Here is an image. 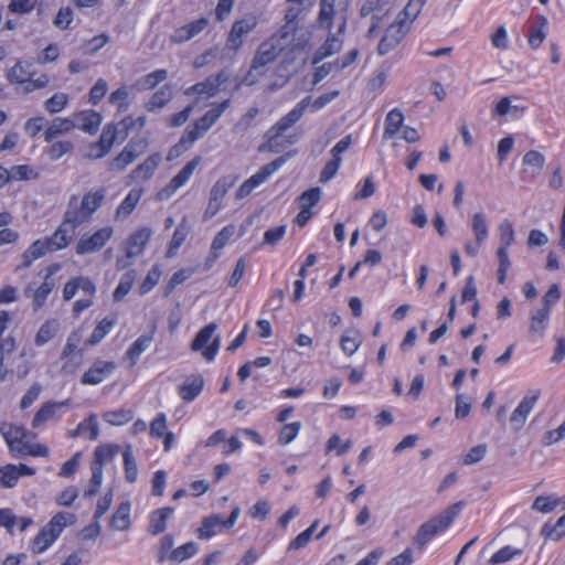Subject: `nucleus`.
<instances>
[{
    "instance_id": "obj_1",
    "label": "nucleus",
    "mask_w": 565,
    "mask_h": 565,
    "mask_svg": "<svg viewBox=\"0 0 565 565\" xmlns=\"http://www.w3.org/2000/svg\"><path fill=\"white\" fill-rule=\"evenodd\" d=\"M308 45V35L298 32L296 13L289 10L286 13V23L281 29L259 45L246 81H248V84H253L254 81L249 79V77L253 76L254 73L260 75L262 70L274 62L279 53L286 52V54L296 56L305 52Z\"/></svg>"
},
{
    "instance_id": "obj_2",
    "label": "nucleus",
    "mask_w": 565,
    "mask_h": 565,
    "mask_svg": "<svg viewBox=\"0 0 565 565\" xmlns=\"http://www.w3.org/2000/svg\"><path fill=\"white\" fill-rule=\"evenodd\" d=\"M105 195L104 188H93L83 195L81 202L77 198H72L65 212L67 222L78 226L88 222L102 206Z\"/></svg>"
},
{
    "instance_id": "obj_3",
    "label": "nucleus",
    "mask_w": 565,
    "mask_h": 565,
    "mask_svg": "<svg viewBox=\"0 0 565 565\" xmlns=\"http://www.w3.org/2000/svg\"><path fill=\"white\" fill-rule=\"evenodd\" d=\"M339 96V90H332L327 94H323L316 99L311 97H305L300 102L296 104V106L284 117H281L278 122L270 129V132L274 136H279L290 127H292L296 122H298L303 116L306 110H310L312 113L318 111L326 107L329 103L335 99Z\"/></svg>"
},
{
    "instance_id": "obj_4",
    "label": "nucleus",
    "mask_w": 565,
    "mask_h": 565,
    "mask_svg": "<svg viewBox=\"0 0 565 565\" xmlns=\"http://www.w3.org/2000/svg\"><path fill=\"white\" fill-rule=\"evenodd\" d=\"M228 81V74L221 71L215 75L209 76L203 82L196 83L184 90L186 96H194L193 105L212 106L211 102L223 90L224 84Z\"/></svg>"
},
{
    "instance_id": "obj_5",
    "label": "nucleus",
    "mask_w": 565,
    "mask_h": 565,
    "mask_svg": "<svg viewBox=\"0 0 565 565\" xmlns=\"http://www.w3.org/2000/svg\"><path fill=\"white\" fill-rule=\"evenodd\" d=\"M348 0H321L317 24L320 29L345 31Z\"/></svg>"
},
{
    "instance_id": "obj_6",
    "label": "nucleus",
    "mask_w": 565,
    "mask_h": 565,
    "mask_svg": "<svg viewBox=\"0 0 565 565\" xmlns=\"http://www.w3.org/2000/svg\"><path fill=\"white\" fill-rule=\"evenodd\" d=\"M230 105L231 95L222 98L218 103L212 104L210 109L184 131V140L194 143L204 136L217 122Z\"/></svg>"
},
{
    "instance_id": "obj_7",
    "label": "nucleus",
    "mask_w": 565,
    "mask_h": 565,
    "mask_svg": "<svg viewBox=\"0 0 565 565\" xmlns=\"http://www.w3.org/2000/svg\"><path fill=\"white\" fill-rule=\"evenodd\" d=\"M152 235V230L143 226L134 231L124 242V256L116 259V268L124 270L132 265L136 257L141 255Z\"/></svg>"
},
{
    "instance_id": "obj_8",
    "label": "nucleus",
    "mask_w": 565,
    "mask_h": 565,
    "mask_svg": "<svg viewBox=\"0 0 565 565\" xmlns=\"http://www.w3.org/2000/svg\"><path fill=\"white\" fill-rule=\"evenodd\" d=\"M461 510V503H456L452 507L445 510L438 516L430 519L426 523L422 524L415 541L419 546H424L427 542H429L434 536L444 532L446 529L450 526L456 516Z\"/></svg>"
},
{
    "instance_id": "obj_9",
    "label": "nucleus",
    "mask_w": 565,
    "mask_h": 565,
    "mask_svg": "<svg viewBox=\"0 0 565 565\" xmlns=\"http://www.w3.org/2000/svg\"><path fill=\"white\" fill-rule=\"evenodd\" d=\"M216 330V323L211 322L206 324L196 333L191 343V350L200 352L207 362L215 360L221 348L222 340Z\"/></svg>"
},
{
    "instance_id": "obj_10",
    "label": "nucleus",
    "mask_w": 565,
    "mask_h": 565,
    "mask_svg": "<svg viewBox=\"0 0 565 565\" xmlns=\"http://www.w3.org/2000/svg\"><path fill=\"white\" fill-rule=\"evenodd\" d=\"M201 161L202 158L200 156H196L191 161H189L181 169V171H179L170 180V182L167 185H164L156 193L154 199L160 202L169 200L179 189L184 186L190 181Z\"/></svg>"
},
{
    "instance_id": "obj_11",
    "label": "nucleus",
    "mask_w": 565,
    "mask_h": 565,
    "mask_svg": "<svg viewBox=\"0 0 565 565\" xmlns=\"http://www.w3.org/2000/svg\"><path fill=\"white\" fill-rule=\"evenodd\" d=\"M408 31L409 22L402 19V17H397V19L386 28L385 33L379 43V53L381 55H385L391 52L401 43Z\"/></svg>"
},
{
    "instance_id": "obj_12",
    "label": "nucleus",
    "mask_w": 565,
    "mask_h": 565,
    "mask_svg": "<svg viewBox=\"0 0 565 565\" xmlns=\"http://www.w3.org/2000/svg\"><path fill=\"white\" fill-rule=\"evenodd\" d=\"M257 24L258 19L254 14H247L246 17L235 21L227 36L226 47L237 52L244 44V38L254 31Z\"/></svg>"
},
{
    "instance_id": "obj_13",
    "label": "nucleus",
    "mask_w": 565,
    "mask_h": 565,
    "mask_svg": "<svg viewBox=\"0 0 565 565\" xmlns=\"http://www.w3.org/2000/svg\"><path fill=\"white\" fill-rule=\"evenodd\" d=\"M113 235L114 228L111 226L102 227L92 235L82 236L76 244L75 250L78 255L96 253L107 244Z\"/></svg>"
},
{
    "instance_id": "obj_14",
    "label": "nucleus",
    "mask_w": 565,
    "mask_h": 565,
    "mask_svg": "<svg viewBox=\"0 0 565 565\" xmlns=\"http://www.w3.org/2000/svg\"><path fill=\"white\" fill-rule=\"evenodd\" d=\"M0 434L8 445L10 451L18 457L21 455L31 437V434L28 433L23 427L15 426L10 423H2L0 425Z\"/></svg>"
},
{
    "instance_id": "obj_15",
    "label": "nucleus",
    "mask_w": 565,
    "mask_h": 565,
    "mask_svg": "<svg viewBox=\"0 0 565 565\" xmlns=\"http://www.w3.org/2000/svg\"><path fill=\"white\" fill-rule=\"evenodd\" d=\"M359 51L352 50L344 54L343 56L338 57L333 62L323 63L321 65H315V74H313V85H317L322 79H324L330 73L332 72H339L347 67H349L351 64L355 62L358 58Z\"/></svg>"
},
{
    "instance_id": "obj_16",
    "label": "nucleus",
    "mask_w": 565,
    "mask_h": 565,
    "mask_svg": "<svg viewBox=\"0 0 565 565\" xmlns=\"http://www.w3.org/2000/svg\"><path fill=\"white\" fill-rule=\"evenodd\" d=\"M78 342L79 335L77 333H72L66 340L61 354V359L66 360L62 365L64 373H74L82 363L83 352L78 350Z\"/></svg>"
},
{
    "instance_id": "obj_17",
    "label": "nucleus",
    "mask_w": 565,
    "mask_h": 565,
    "mask_svg": "<svg viewBox=\"0 0 565 565\" xmlns=\"http://www.w3.org/2000/svg\"><path fill=\"white\" fill-rule=\"evenodd\" d=\"M115 370V362L96 360L82 375L81 383L83 385H98L108 379Z\"/></svg>"
},
{
    "instance_id": "obj_18",
    "label": "nucleus",
    "mask_w": 565,
    "mask_h": 565,
    "mask_svg": "<svg viewBox=\"0 0 565 565\" xmlns=\"http://www.w3.org/2000/svg\"><path fill=\"white\" fill-rule=\"evenodd\" d=\"M541 395L540 390H531L529 393L522 398L516 408L513 411L510 422L515 429H520L526 422L530 413L532 412L534 405L536 404L539 397Z\"/></svg>"
},
{
    "instance_id": "obj_19",
    "label": "nucleus",
    "mask_w": 565,
    "mask_h": 565,
    "mask_svg": "<svg viewBox=\"0 0 565 565\" xmlns=\"http://www.w3.org/2000/svg\"><path fill=\"white\" fill-rule=\"evenodd\" d=\"M343 34L344 32L339 30H335V32L330 31L324 42L316 50L312 56V64L317 65L322 60L339 53L343 47Z\"/></svg>"
},
{
    "instance_id": "obj_20",
    "label": "nucleus",
    "mask_w": 565,
    "mask_h": 565,
    "mask_svg": "<svg viewBox=\"0 0 565 565\" xmlns=\"http://www.w3.org/2000/svg\"><path fill=\"white\" fill-rule=\"evenodd\" d=\"M78 225L67 222V215L64 214L62 224L54 231V233L46 237L49 246L53 252L66 248L73 239L74 231Z\"/></svg>"
},
{
    "instance_id": "obj_21",
    "label": "nucleus",
    "mask_w": 565,
    "mask_h": 565,
    "mask_svg": "<svg viewBox=\"0 0 565 565\" xmlns=\"http://www.w3.org/2000/svg\"><path fill=\"white\" fill-rule=\"evenodd\" d=\"M33 475L35 469L24 463L0 466V483L7 489L15 487L21 477Z\"/></svg>"
},
{
    "instance_id": "obj_22",
    "label": "nucleus",
    "mask_w": 565,
    "mask_h": 565,
    "mask_svg": "<svg viewBox=\"0 0 565 565\" xmlns=\"http://www.w3.org/2000/svg\"><path fill=\"white\" fill-rule=\"evenodd\" d=\"M74 129H79L86 134L94 135L102 125V115L95 110H82L71 117Z\"/></svg>"
},
{
    "instance_id": "obj_23",
    "label": "nucleus",
    "mask_w": 565,
    "mask_h": 565,
    "mask_svg": "<svg viewBox=\"0 0 565 565\" xmlns=\"http://www.w3.org/2000/svg\"><path fill=\"white\" fill-rule=\"evenodd\" d=\"M70 399L62 402H47L44 403L35 413L32 419V427L39 428L50 420H58L62 416L61 409L67 406Z\"/></svg>"
},
{
    "instance_id": "obj_24",
    "label": "nucleus",
    "mask_w": 565,
    "mask_h": 565,
    "mask_svg": "<svg viewBox=\"0 0 565 565\" xmlns=\"http://www.w3.org/2000/svg\"><path fill=\"white\" fill-rule=\"evenodd\" d=\"M203 387L204 379L202 374H191L179 386L178 394L184 402H192L201 394Z\"/></svg>"
},
{
    "instance_id": "obj_25",
    "label": "nucleus",
    "mask_w": 565,
    "mask_h": 565,
    "mask_svg": "<svg viewBox=\"0 0 565 565\" xmlns=\"http://www.w3.org/2000/svg\"><path fill=\"white\" fill-rule=\"evenodd\" d=\"M173 513L174 510L169 507L160 508L150 512L148 515V533L153 536L163 533L168 526V521Z\"/></svg>"
},
{
    "instance_id": "obj_26",
    "label": "nucleus",
    "mask_w": 565,
    "mask_h": 565,
    "mask_svg": "<svg viewBox=\"0 0 565 565\" xmlns=\"http://www.w3.org/2000/svg\"><path fill=\"white\" fill-rule=\"evenodd\" d=\"M76 516L71 512H58L43 526L55 540L60 537L65 527L74 525Z\"/></svg>"
},
{
    "instance_id": "obj_27",
    "label": "nucleus",
    "mask_w": 565,
    "mask_h": 565,
    "mask_svg": "<svg viewBox=\"0 0 565 565\" xmlns=\"http://www.w3.org/2000/svg\"><path fill=\"white\" fill-rule=\"evenodd\" d=\"M143 194V190L140 188L131 189L125 199L118 205L115 217L116 220L127 218L136 209Z\"/></svg>"
},
{
    "instance_id": "obj_28",
    "label": "nucleus",
    "mask_w": 565,
    "mask_h": 565,
    "mask_svg": "<svg viewBox=\"0 0 565 565\" xmlns=\"http://www.w3.org/2000/svg\"><path fill=\"white\" fill-rule=\"evenodd\" d=\"M74 130L71 117H56L47 126L44 132V140L52 142L55 138L64 136Z\"/></svg>"
},
{
    "instance_id": "obj_29",
    "label": "nucleus",
    "mask_w": 565,
    "mask_h": 565,
    "mask_svg": "<svg viewBox=\"0 0 565 565\" xmlns=\"http://www.w3.org/2000/svg\"><path fill=\"white\" fill-rule=\"evenodd\" d=\"M551 311L540 307L530 313V333L535 337H543L550 324Z\"/></svg>"
},
{
    "instance_id": "obj_30",
    "label": "nucleus",
    "mask_w": 565,
    "mask_h": 565,
    "mask_svg": "<svg viewBox=\"0 0 565 565\" xmlns=\"http://www.w3.org/2000/svg\"><path fill=\"white\" fill-rule=\"evenodd\" d=\"M131 504L128 501L121 502L116 509L110 520V529L114 531L125 532L130 529Z\"/></svg>"
},
{
    "instance_id": "obj_31",
    "label": "nucleus",
    "mask_w": 565,
    "mask_h": 565,
    "mask_svg": "<svg viewBox=\"0 0 565 565\" xmlns=\"http://www.w3.org/2000/svg\"><path fill=\"white\" fill-rule=\"evenodd\" d=\"M226 189L224 184L216 182L211 189L210 199L207 206L204 212V218L210 220L214 217L223 206V199L225 196Z\"/></svg>"
},
{
    "instance_id": "obj_32",
    "label": "nucleus",
    "mask_w": 565,
    "mask_h": 565,
    "mask_svg": "<svg viewBox=\"0 0 565 565\" xmlns=\"http://www.w3.org/2000/svg\"><path fill=\"white\" fill-rule=\"evenodd\" d=\"M49 253H52V250L46 238L34 241L22 255V267L26 268L31 266L34 260L45 256Z\"/></svg>"
},
{
    "instance_id": "obj_33",
    "label": "nucleus",
    "mask_w": 565,
    "mask_h": 565,
    "mask_svg": "<svg viewBox=\"0 0 565 565\" xmlns=\"http://www.w3.org/2000/svg\"><path fill=\"white\" fill-rule=\"evenodd\" d=\"M363 335L358 329L347 330L340 340V347L344 355L352 356L362 345Z\"/></svg>"
},
{
    "instance_id": "obj_34",
    "label": "nucleus",
    "mask_w": 565,
    "mask_h": 565,
    "mask_svg": "<svg viewBox=\"0 0 565 565\" xmlns=\"http://www.w3.org/2000/svg\"><path fill=\"white\" fill-rule=\"evenodd\" d=\"M161 162L160 153L150 154L142 163L137 166L132 171V178L137 180L150 179Z\"/></svg>"
},
{
    "instance_id": "obj_35",
    "label": "nucleus",
    "mask_w": 565,
    "mask_h": 565,
    "mask_svg": "<svg viewBox=\"0 0 565 565\" xmlns=\"http://www.w3.org/2000/svg\"><path fill=\"white\" fill-rule=\"evenodd\" d=\"M153 337L150 334L140 335L126 351L125 359L129 361V366L132 367L140 355L151 345Z\"/></svg>"
},
{
    "instance_id": "obj_36",
    "label": "nucleus",
    "mask_w": 565,
    "mask_h": 565,
    "mask_svg": "<svg viewBox=\"0 0 565 565\" xmlns=\"http://www.w3.org/2000/svg\"><path fill=\"white\" fill-rule=\"evenodd\" d=\"M53 288L54 282L49 280V276H45L44 281L32 294H30V288L25 289V296L32 298V306L35 311L45 305Z\"/></svg>"
},
{
    "instance_id": "obj_37",
    "label": "nucleus",
    "mask_w": 565,
    "mask_h": 565,
    "mask_svg": "<svg viewBox=\"0 0 565 565\" xmlns=\"http://www.w3.org/2000/svg\"><path fill=\"white\" fill-rule=\"evenodd\" d=\"M223 523V519L218 514H212L203 519L202 525L198 529V537L201 540H210L224 529Z\"/></svg>"
},
{
    "instance_id": "obj_38",
    "label": "nucleus",
    "mask_w": 565,
    "mask_h": 565,
    "mask_svg": "<svg viewBox=\"0 0 565 565\" xmlns=\"http://www.w3.org/2000/svg\"><path fill=\"white\" fill-rule=\"evenodd\" d=\"M284 163V158H278L269 162L268 164L264 166L258 172H256L249 179H247V182L252 185V188H258L262 183H264L267 180V178H269L273 173L279 170Z\"/></svg>"
},
{
    "instance_id": "obj_39",
    "label": "nucleus",
    "mask_w": 565,
    "mask_h": 565,
    "mask_svg": "<svg viewBox=\"0 0 565 565\" xmlns=\"http://www.w3.org/2000/svg\"><path fill=\"white\" fill-rule=\"evenodd\" d=\"M404 115L401 109H392L385 118V127L383 132L384 139H392L396 136L403 126Z\"/></svg>"
},
{
    "instance_id": "obj_40",
    "label": "nucleus",
    "mask_w": 565,
    "mask_h": 565,
    "mask_svg": "<svg viewBox=\"0 0 565 565\" xmlns=\"http://www.w3.org/2000/svg\"><path fill=\"white\" fill-rule=\"evenodd\" d=\"M117 322V318L114 317H105L103 320L98 322V324L93 330L87 343L90 345H96L100 341H103L114 329Z\"/></svg>"
},
{
    "instance_id": "obj_41",
    "label": "nucleus",
    "mask_w": 565,
    "mask_h": 565,
    "mask_svg": "<svg viewBox=\"0 0 565 565\" xmlns=\"http://www.w3.org/2000/svg\"><path fill=\"white\" fill-rule=\"evenodd\" d=\"M471 231L479 243H486L489 237V225L482 212H477L472 215Z\"/></svg>"
},
{
    "instance_id": "obj_42",
    "label": "nucleus",
    "mask_w": 565,
    "mask_h": 565,
    "mask_svg": "<svg viewBox=\"0 0 565 565\" xmlns=\"http://www.w3.org/2000/svg\"><path fill=\"white\" fill-rule=\"evenodd\" d=\"M58 329V322L54 319L46 320L38 330L34 343L38 347H42L46 344L50 340L54 338Z\"/></svg>"
},
{
    "instance_id": "obj_43",
    "label": "nucleus",
    "mask_w": 565,
    "mask_h": 565,
    "mask_svg": "<svg viewBox=\"0 0 565 565\" xmlns=\"http://www.w3.org/2000/svg\"><path fill=\"white\" fill-rule=\"evenodd\" d=\"M122 459L125 468V479L127 482L132 483L138 478V465L134 457L132 447L130 445L126 446L122 452Z\"/></svg>"
},
{
    "instance_id": "obj_44",
    "label": "nucleus",
    "mask_w": 565,
    "mask_h": 565,
    "mask_svg": "<svg viewBox=\"0 0 565 565\" xmlns=\"http://www.w3.org/2000/svg\"><path fill=\"white\" fill-rule=\"evenodd\" d=\"M55 539L45 530L41 529L31 541L30 548L34 554H42L47 551L54 543Z\"/></svg>"
},
{
    "instance_id": "obj_45",
    "label": "nucleus",
    "mask_w": 565,
    "mask_h": 565,
    "mask_svg": "<svg viewBox=\"0 0 565 565\" xmlns=\"http://www.w3.org/2000/svg\"><path fill=\"white\" fill-rule=\"evenodd\" d=\"M134 418V413L128 408L108 411L103 414V419L113 426H122Z\"/></svg>"
},
{
    "instance_id": "obj_46",
    "label": "nucleus",
    "mask_w": 565,
    "mask_h": 565,
    "mask_svg": "<svg viewBox=\"0 0 565 565\" xmlns=\"http://www.w3.org/2000/svg\"><path fill=\"white\" fill-rule=\"evenodd\" d=\"M199 551V546L194 542H188L177 548H173L169 554V559L177 563H182L193 557Z\"/></svg>"
},
{
    "instance_id": "obj_47",
    "label": "nucleus",
    "mask_w": 565,
    "mask_h": 565,
    "mask_svg": "<svg viewBox=\"0 0 565 565\" xmlns=\"http://www.w3.org/2000/svg\"><path fill=\"white\" fill-rule=\"evenodd\" d=\"M559 503L561 499L556 494L539 495L534 500L532 509L541 513H551Z\"/></svg>"
},
{
    "instance_id": "obj_48",
    "label": "nucleus",
    "mask_w": 565,
    "mask_h": 565,
    "mask_svg": "<svg viewBox=\"0 0 565 565\" xmlns=\"http://www.w3.org/2000/svg\"><path fill=\"white\" fill-rule=\"evenodd\" d=\"M172 97V89L170 86H163L157 90L147 103V109L150 111L161 109L164 107Z\"/></svg>"
},
{
    "instance_id": "obj_49",
    "label": "nucleus",
    "mask_w": 565,
    "mask_h": 565,
    "mask_svg": "<svg viewBox=\"0 0 565 565\" xmlns=\"http://www.w3.org/2000/svg\"><path fill=\"white\" fill-rule=\"evenodd\" d=\"M135 271H128L121 277L113 294V299L115 302H120L130 292L135 282Z\"/></svg>"
},
{
    "instance_id": "obj_50",
    "label": "nucleus",
    "mask_w": 565,
    "mask_h": 565,
    "mask_svg": "<svg viewBox=\"0 0 565 565\" xmlns=\"http://www.w3.org/2000/svg\"><path fill=\"white\" fill-rule=\"evenodd\" d=\"M189 232H190V230L184 223L180 224L175 228L173 236L170 241L168 252H167L168 257L171 258L177 254L178 249L181 247V245L186 239Z\"/></svg>"
},
{
    "instance_id": "obj_51",
    "label": "nucleus",
    "mask_w": 565,
    "mask_h": 565,
    "mask_svg": "<svg viewBox=\"0 0 565 565\" xmlns=\"http://www.w3.org/2000/svg\"><path fill=\"white\" fill-rule=\"evenodd\" d=\"M68 105V95L65 93H55L44 102V109L49 114H57L66 108Z\"/></svg>"
},
{
    "instance_id": "obj_52",
    "label": "nucleus",
    "mask_w": 565,
    "mask_h": 565,
    "mask_svg": "<svg viewBox=\"0 0 565 565\" xmlns=\"http://www.w3.org/2000/svg\"><path fill=\"white\" fill-rule=\"evenodd\" d=\"M546 25H547L546 18L545 17H540L539 18V26L531 29V31L529 33V36H527V41H529V44H530V46L532 49H537L543 43V41L545 40V38H546V32H545Z\"/></svg>"
},
{
    "instance_id": "obj_53",
    "label": "nucleus",
    "mask_w": 565,
    "mask_h": 565,
    "mask_svg": "<svg viewBox=\"0 0 565 565\" xmlns=\"http://www.w3.org/2000/svg\"><path fill=\"white\" fill-rule=\"evenodd\" d=\"M235 234V226L234 225H227L223 227L214 237L211 248L214 253L217 250H221L225 247V245L228 243V241L233 237ZM217 258V254H214L213 259Z\"/></svg>"
},
{
    "instance_id": "obj_54",
    "label": "nucleus",
    "mask_w": 565,
    "mask_h": 565,
    "mask_svg": "<svg viewBox=\"0 0 565 565\" xmlns=\"http://www.w3.org/2000/svg\"><path fill=\"white\" fill-rule=\"evenodd\" d=\"M499 237H500V246L509 249V247L514 243L515 232L513 224L509 220H503L499 225Z\"/></svg>"
},
{
    "instance_id": "obj_55",
    "label": "nucleus",
    "mask_w": 565,
    "mask_h": 565,
    "mask_svg": "<svg viewBox=\"0 0 565 565\" xmlns=\"http://www.w3.org/2000/svg\"><path fill=\"white\" fill-rule=\"evenodd\" d=\"M31 76L30 64L25 62H18L8 73V79L11 83L21 84L28 82Z\"/></svg>"
},
{
    "instance_id": "obj_56",
    "label": "nucleus",
    "mask_w": 565,
    "mask_h": 565,
    "mask_svg": "<svg viewBox=\"0 0 565 565\" xmlns=\"http://www.w3.org/2000/svg\"><path fill=\"white\" fill-rule=\"evenodd\" d=\"M104 480V470L102 469L99 463H92V478L89 480V484L87 490L85 491V495L93 497L95 495L99 488L103 484Z\"/></svg>"
},
{
    "instance_id": "obj_57",
    "label": "nucleus",
    "mask_w": 565,
    "mask_h": 565,
    "mask_svg": "<svg viewBox=\"0 0 565 565\" xmlns=\"http://www.w3.org/2000/svg\"><path fill=\"white\" fill-rule=\"evenodd\" d=\"M168 418L164 413H158L151 420L149 426V434L152 438L159 439L168 431Z\"/></svg>"
},
{
    "instance_id": "obj_58",
    "label": "nucleus",
    "mask_w": 565,
    "mask_h": 565,
    "mask_svg": "<svg viewBox=\"0 0 565 565\" xmlns=\"http://www.w3.org/2000/svg\"><path fill=\"white\" fill-rule=\"evenodd\" d=\"M168 77L166 70H157L138 81V86L141 89H151Z\"/></svg>"
},
{
    "instance_id": "obj_59",
    "label": "nucleus",
    "mask_w": 565,
    "mask_h": 565,
    "mask_svg": "<svg viewBox=\"0 0 565 565\" xmlns=\"http://www.w3.org/2000/svg\"><path fill=\"white\" fill-rule=\"evenodd\" d=\"M542 533L553 541H557L563 537L565 535V514L561 516L555 524H544Z\"/></svg>"
},
{
    "instance_id": "obj_60",
    "label": "nucleus",
    "mask_w": 565,
    "mask_h": 565,
    "mask_svg": "<svg viewBox=\"0 0 565 565\" xmlns=\"http://www.w3.org/2000/svg\"><path fill=\"white\" fill-rule=\"evenodd\" d=\"M132 152L122 149L121 152L109 162V170L114 172L124 171L136 160Z\"/></svg>"
},
{
    "instance_id": "obj_61",
    "label": "nucleus",
    "mask_w": 565,
    "mask_h": 565,
    "mask_svg": "<svg viewBox=\"0 0 565 565\" xmlns=\"http://www.w3.org/2000/svg\"><path fill=\"white\" fill-rule=\"evenodd\" d=\"M300 429H301L300 422H294L290 424H286L279 433L278 441L282 445L290 444L291 441H294L297 438Z\"/></svg>"
},
{
    "instance_id": "obj_62",
    "label": "nucleus",
    "mask_w": 565,
    "mask_h": 565,
    "mask_svg": "<svg viewBox=\"0 0 565 565\" xmlns=\"http://www.w3.org/2000/svg\"><path fill=\"white\" fill-rule=\"evenodd\" d=\"M351 445L352 443L350 439L342 444L340 435L333 434L327 441L326 454L335 451L338 456H342L351 448Z\"/></svg>"
},
{
    "instance_id": "obj_63",
    "label": "nucleus",
    "mask_w": 565,
    "mask_h": 565,
    "mask_svg": "<svg viewBox=\"0 0 565 565\" xmlns=\"http://www.w3.org/2000/svg\"><path fill=\"white\" fill-rule=\"evenodd\" d=\"M73 149V143L68 140H61L53 142L49 149L47 154L51 160L56 161L61 159L66 153L71 152Z\"/></svg>"
},
{
    "instance_id": "obj_64",
    "label": "nucleus",
    "mask_w": 565,
    "mask_h": 565,
    "mask_svg": "<svg viewBox=\"0 0 565 565\" xmlns=\"http://www.w3.org/2000/svg\"><path fill=\"white\" fill-rule=\"evenodd\" d=\"M320 198L321 190L319 188H311L305 191L299 196L300 209L311 210L320 201Z\"/></svg>"
}]
</instances>
